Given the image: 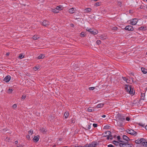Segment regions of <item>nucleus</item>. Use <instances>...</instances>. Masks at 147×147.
Returning a JSON list of instances; mask_svg holds the SVG:
<instances>
[{
    "label": "nucleus",
    "instance_id": "f257e3e1",
    "mask_svg": "<svg viewBox=\"0 0 147 147\" xmlns=\"http://www.w3.org/2000/svg\"><path fill=\"white\" fill-rule=\"evenodd\" d=\"M136 144H140L141 146H144L147 147V142L146 140L144 138H141L140 140H137L135 141Z\"/></svg>",
    "mask_w": 147,
    "mask_h": 147
},
{
    "label": "nucleus",
    "instance_id": "f03ea898",
    "mask_svg": "<svg viewBox=\"0 0 147 147\" xmlns=\"http://www.w3.org/2000/svg\"><path fill=\"white\" fill-rule=\"evenodd\" d=\"M125 89L127 92L129 93L130 94H134V92L132 88V86L128 85H126Z\"/></svg>",
    "mask_w": 147,
    "mask_h": 147
},
{
    "label": "nucleus",
    "instance_id": "7ed1b4c3",
    "mask_svg": "<svg viewBox=\"0 0 147 147\" xmlns=\"http://www.w3.org/2000/svg\"><path fill=\"white\" fill-rule=\"evenodd\" d=\"M116 121H123L125 119L120 114H118L116 115L115 117Z\"/></svg>",
    "mask_w": 147,
    "mask_h": 147
},
{
    "label": "nucleus",
    "instance_id": "20e7f679",
    "mask_svg": "<svg viewBox=\"0 0 147 147\" xmlns=\"http://www.w3.org/2000/svg\"><path fill=\"white\" fill-rule=\"evenodd\" d=\"M111 132L109 131H107L106 132L102 134V135H103L104 137H106V136H110L111 137L110 139L111 140L113 139V136L111 135Z\"/></svg>",
    "mask_w": 147,
    "mask_h": 147
},
{
    "label": "nucleus",
    "instance_id": "39448f33",
    "mask_svg": "<svg viewBox=\"0 0 147 147\" xmlns=\"http://www.w3.org/2000/svg\"><path fill=\"white\" fill-rule=\"evenodd\" d=\"M86 31L90 32L91 34H96L98 33V31L97 30H93L91 28H87L86 29Z\"/></svg>",
    "mask_w": 147,
    "mask_h": 147
},
{
    "label": "nucleus",
    "instance_id": "423d86ee",
    "mask_svg": "<svg viewBox=\"0 0 147 147\" xmlns=\"http://www.w3.org/2000/svg\"><path fill=\"white\" fill-rule=\"evenodd\" d=\"M126 131L128 134L133 135L136 136L137 134L136 132L132 129H127Z\"/></svg>",
    "mask_w": 147,
    "mask_h": 147
},
{
    "label": "nucleus",
    "instance_id": "0eeeda50",
    "mask_svg": "<svg viewBox=\"0 0 147 147\" xmlns=\"http://www.w3.org/2000/svg\"><path fill=\"white\" fill-rule=\"evenodd\" d=\"M120 147H131V145L128 143H120L119 144Z\"/></svg>",
    "mask_w": 147,
    "mask_h": 147
},
{
    "label": "nucleus",
    "instance_id": "6e6552de",
    "mask_svg": "<svg viewBox=\"0 0 147 147\" xmlns=\"http://www.w3.org/2000/svg\"><path fill=\"white\" fill-rule=\"evenodd\" d=\"M131 24L132 25H135L136 24L138 21V19L137 18L133 19L130 20Z\"/></svg>",
    "mask_w": 147,
    "mask_h": 147
},
{
    "label": "nucleus",
    "instance_id": "1a4fd4ad",
    "mask_svg": "<svg viewBox=\"0 0 147 147\" xmlns=\"http://www.w3.org/2000/svg\"><path fill=\"white\" fill-rule=\"evenodd\" d=\"M125 29L129 31H132L134 30V28L133 27V26H126L125 28Z\"/></svg>",
    "mask_w": 147,
    "mask_h": 147
},
{
    "label": "nucleus",
    "instance_id": "9d476101",
    "mask_svg": "<svg viewBox=\"0 0 147 147\" xmlns=\"http://www.w3.org/2000/svg\"><path fill=\"white\" fill-rule=\"evenodd\" d=\"M50 24V23L49 22L46 20H44L42 23V25L45 26H47L49 25Z\"/></svg>",
    "mask_w": 147,
    "mask_h": 147
},
{
    "label": "nucleus",
    "instance_id": "9b49d317",
    "mask_svg": "<svg viewBox=\"0 0 147 147\" xmlns=\"http://www.w3.org/2000/svg\"><path fill=\"white\" fill-rule=\"evenodd\" d=\"M89 147H95L97 145V142L96 141H93L89 145Z\"/></svg>",
    "mask_w": 147,
    "mask_h": 147
},
{
    "label": "nucleus",
    "instance_id": "f8f14e48",
    "mask_svg": "<svg viewBox=\"0 0 147 147\" xmlns=\"http://www.w3.org/2000/svg\"><path fill=\"white\" fill-rule=\"evenodd\" d=\"M123 139L125 140V142L128 143V141L130 140V139L128 137L125 135H123Z\"/></svg>",
    "mask_w": 147,
    "mask_h": 147
},
{
    "label": "nucleus",
    "instance_id": "ddd939ff",
    "mask_svg": "<svg viewBox=\"0 0 147 147\" xmlns=\"http://www.w3.org/2000/svg\"><path fill=\"white\" fill-rule=\"evenodd\" d=\"M11 79V77L9 76H7L4 79V81L6 82H8Z\"/></svg>",
    "mask_w": 147,
    "mask_h": 147
},
{
    "label": "nucleus",
    "instance_id": "4468645a",
    "mask_svg": "<svg viewBox=\"0 0 147 147\" xmlns=\"http://www.w3.org/2000/svg\"><path fill=\"white\" fill-rule=\"evenodd\" d=\"M40 131L43 134H45L47 131V130L45 127L41 128L40 129Z\"/></svg>",
    "mask_w": 147,
    "mask_h": 147
},
{
    "label": "nucleus",
    "instance_id": "2eb2a0df",
    "mask_svg": "<svg viewBox=\"0 0 147 147\" xmlns=\"http://www.w3.org/2000/svg\"><path fill=\"white\" fill-rule=\"evenodd\" d=\"M123 121H116V125L121 127L122 125Z\"/></svg>",
    "mask_w": 147,
    "mask_h": 147
},
{
    "label": "nucleus",
    "instance_id": "dca6fc26",
    "mask_svg": "<svg viewBox=\"0 0 147 147\" xmlns=\"http://www.w3.org/2000/svg\"><path fill=\"white\" fill-rule=\"evenodd\" d=\"M101 40H105L107 38L106 36L105 35H102L99 36Z\"/></svg>",
    "mask_w": 147,
    "mask_h": 147
},
{
    "label": "nucleus",
    "instance_id": "f3484780",
    "mask_svg": "<svg viewBox=\"0 0 147 147\" xmlns=\"http://www.w3.org/2000/svg\"><path fill=\"white\" fill-rule=\"evenodd\" d=\"M141 70L142 72L144 74H146L147 73V69H145L144 68L142 67L141 68Z\"/></svg>",
    "mask_w": 147,
    "mask_h": 147
},
{
    "label": "nucleus",
    "instance_id": "a211bd4d",
    "mask_svg": "<svg viewBox=\"0 0 147 147\" xmlns=\"http://www.w3.org/2000/svg\"><path fill=\"white\" fill-rule=\"evenodd\" d=\"M69 12L71 13H73L75 12V10L74 8L72 7L69 10Z\"/></svg>",
    "mask_w": 147,
    "mask_h": 147
},
{
    "label": "nucleus",
    "instance_id": "6ab92c4d",
    "mask_svg": "<svg viewBox=\"0 0 147 147\" xmlns=\"http://www.w3.org/2000/svg\"><path fill=\"white\" fill-rule=\"evenodd\" d=\"M85 12L88 13L90 12L91 11V9L90 8H87L84 10Z\"/></svg>",
    "mask_w": 147,
    "mask_h": 147
},
{
    "label": "nucleus",
    "instance_id": "aec40b11",
    "mask_svg": "<svg viewBox=\"0 0 147 147\" xmlns=\"http://www.w3.org/2000/svg\"><path fill=\"white\" fill-rule=\"evenodd\" d=\"M45 57V56L44 54H41L38 57V59H42L44 58Z\"/></svg>",
    "mask_w": 147,
    "mask_h": 147
},
{
    "label": "nucleus",
    "instance_id": "412c9836",
    "mask_svg": "<svg viewBox=\"0 0 147 147\" xmlns=\"http://www.w3.org/2000/svg\"><path fill=\"white\" fill-rule=\"evenodd\" d=\"M38 136H35L34 138L33 139V140L35 142H37L38 140H39V138H38Z\"/></svg>",
    "mask_w": 147,
    "mask_h": 147
},
{
    "label": "nucleus",
    "instance_id": "4be33fe9",
    "mask_svg": "<svg viewBox=\"0 0 147 147\" xmlns=\"http://www.w3.org/2000/svg\"><path fill=\"white\" fill-rule=\"evenodd\" d=\"M146 27L141 26L138 28V29L139 30H145L146 29Z\"/></svg>",
    "mask_w": 147,
    "mask_h": 147
},
{
    "label": "nucleus",
    "instance_id": "5701e85b",
    "mask_svg": "<svg viewBox=\"0 0 147 147\" xmlns=\"http://www.w3.org/2000/svg\"><path fill=\"white\" fill-rule=\"evenodd\" d=\"M56 8L58 10H61L63 9V7L62 6L59 5L57 6Z\"/></svg>",
    "mask_w": 147,
    "mask_h": 147
},
{
    "label": "nucleus",
    "instance_id": "b1692460",
    "mask_svg": "<svg viewBox=\"0 0 147 147\" xmlns=\"http://www.w3.org/2000/svg\"><path fill=\"white\" fill-rule=\"evenodd\" d=\"M104 105V104L103 103H100L98 104L97 105L96 108H99L100 107H103Z\"/></svg>",
    "mask_w": 147,
    "mask_h": 147
},
{
    "label": "nucleus",
    "instance_id": "393cba45",
    "mask_svg": "<svg viewBox=\"0 0 147 147\" xmlns=\"http://www.w3.org/2000/svg\"><path fill=\"white\" fill-rule=\"evenodd\" d=\"M122 78L123 80L125 81L127 83H129V81L128 80L127 78L125 77H122Z\"/></svg>",
    "mask_w": 147,
    "mask_h": 147
},
{
    "label": "nucleus",
    "instance_id": "a878e982",
    "mask_svg": "<svg viewBox=\"0 0 147 147\" xmlns=\"http://www.w3.org/2000/svg\"><path fill=\"white\" fill-rule=\"evenodd\" d=\"M68 115H69L68 112H65V113L64 115V116L65 118V119L67 118V117H68Z\"/></svg>",
    "mask_w": 147,
    "mask_h": 147
},
{
    "label": "nucleus",
    "instance_id": "bb28decb",
    "mask_svg": "<svg viewBox=\"0 0 147 147\" xmlns=\"http://www.w3.org/2000/svg\"><path fill=\"white\" fill-rule=\"evenodd\" d=\"M113 143L116 146L119 145V144H120L118 142L115 141H113Z\"/></svg>",
    "mask_w": 147,
    "mask_h": 147
},
{
    "label": "nucleus",
    "instance_id": "cd10ccee",
    "mask_svg": "<svg viewBox=\"0 0 147 147\" xmlns=\"http://www.w3.org/2000/svg\"><path fill=\"white\" fill-rule=\"evenodd\" d=\"M145 94L144 93H141V99L144 100L145 98Z\"/></svg>",
    "mask_w": 147,
    "mask_h": 147
},
{
    "label": "nucleus",
    "instance_id": "c85d7f7f",
    "mask_svg": "<svg viewBox=\"0 0 147 147\" xmlns=\"http://www.w3.org/2000/svg\"><path fill=\"white\" fill-rule=\"evenodd\" d=\"M39 38V37L37 35H34L32 37L33 39L34 40H36L38 39Z\"/></svg>",
    "mask_w": 147,
    "mask_h": 147
},
{
    "label": "nucleus",
    "instance_id": "c756f323",
    "mask_svg": "<svg viewBox=\"0 0 147 147\" xmlns=\"http://www.w3.org/2000/svg\"><path fill=\"white\" fill-rule=\"evenodd\" d=\"M87 111L89 112H91L94 111V109L91 107H90L87 109Z\"/></svg>",
    "mask_w": 147,
    "mask_h": 147
},
{
    "label": "nucleus",
    "instance_id": "7c9ffc66",
    "mask_svg": "<svg viewBox=\"0 0 147 147\" xmlns=\"http://www.w3.org/2000/svg\"><path fill=\"white\" fill-rule=\"evenodd\" d=\"M52 10V11L54 13H57L59 12V11H58V10L56 8L55 9H53Z\"/></svg>",
    "mask_w": 147,
    "mask_h": 147
},
{
    "label": "nucleus",
    "instance_id": "2f4dec72",
    "mask_svg": "<svg viewBox=\"0 0 147 147\" xmlns=\"http://www.w3.org/2000/svg\"><path fill=\"white\" fill-rule=\"evenodd\" d=\"M110 126L109 125H106L104 126V129H109L110 128Z\"/></svg>",
    "mask_w": 147,
    "mask_h": 147
},
{
    "label": "nucleus",
    "instance_id": "473e14b6",
    "mask_svg": "<svg viewBox=\"0 0 147 147\" xmlns=\"http://www.w3.org/2000/svg\"><path fill=\"white\" fill-rule=\"evenodd\" d=\"M86 34L84 32H82L80 34V36L83 37L85 36Z\"/></svg>",
    "mask_w": 147,
    "mask_h": 147
},
{
    "label": "nucleus",
    "instance_id": "72a5a7b5",
    "mask_svg": "<svg viewBox=\"0 0 147 147\" xmlns=\"http://www.w3.org/2000/svg\"><path fill=\"white\" fill-rule=\"evenodd\" d=\"M39 69V67L38 66L34 67V68H33V69L35 71H36Z\"/></svg>",
    "mask_w": 147,
    "mask_h": 147
},
{
    "label": "nucleus",
    "instance_id": "f704fd0d",
    "mask_svg": "<svg viewBox=\"0 0 147 147\" xmlns=\"http://www.w3.org/2000/svg\"><path fill=\"white\" fill-rule=\"evenodd\" d=\"M24 57V56H23L22 54H20L19 56V58L20 59H22Z\"/></svg>",
    "mask_w": 147,
    "mask_h": 147
},
{
    "label": "nucleus",
    "instance_id": "c9c22d12",
    "mask_svg": "<svg viewBox=\"0 0 147 147\" xmlns=\"http://www.w3.org/2000/svg\"><path fill=\"white\" fill-rule=\"evenodd\" d=\"M12 91V89L9 88L8 90V92L9 93H11Z\"/></svg>",
    "mask_w": 147,
    "mask_h": 147
},
{
    "label": "nucleus",
    "instance_id": "e433bc0d",
    "mask_svg": "<svg viewBox=\"0 0 147 147\" xmlns=\"http://www.w3.org/2000/svg\"><path fill=\"white\" fill-rule=\"evenodd\" d=\"M100 3L99 2H96L95 3V5L97 6H99L100 5Z\"/></svg>",
    "mask_w": 147,
    "mask_h": 147
},
{
    "label": "nucleus",
    "instance_id": "4c0bfd02",
    "mask_svg": "<svg viewBox=\"0 0 147 147\" xmlns=\"http://www.w3.org/2000/svg\"><path fill=\"white\" fill-rule=\"evenodd\" d=\"M138 125H139L142 126V127H144L145 126L144 124H143L142 123H139Z\"/></svg>",
    "mask_w": 147,
    "mask_h": 147
},
{
    "label": "nucleus",
    "instance_id": "58836bf2",
    "mask_svg": "<svg viewBox=\"0 0 147 147\" xmlns=\"http://www.w3.org/2000/svg\"><path fill=\"white\" fill-rule=\"evenodd\" d=\"M96 42L97 45H99L101 43V41L99 40H98L96 41Z\"/></svg>",
    "mask_w": 147,
    "mask_h": 147
},
{
    "label": "nucleus",
    "instance_id": "ea45409f",
    "mask_svg": "<svg viewBox=\"0 0 147 147\" xmlns=\"http://www.w3.org/2000/svg\"><path fill=\"white\" fill-rule=\"evenodd\" d=\"M29 134H30L31 135L32 133H33V131L32 130H31L30 131H29L28 132Z\"/></svg>",
    "mask_w": 147,
    "mask_h": 147
},
{
    "label": "nucleus",
    "instance_id": "a19ab883",
    "mask_svg": "<svg viewBox=\"0 0 147 147\" xmlns=\"http://www.w3.org/2000/svg\"><path fill=\"white\" fill-rule=\"evenodd\" d=\"M94 88H95V87H90L89 88V89L90 90H94Z\"/></svg>",
    "mask_w": 147,
    "mask_h": 147
},
{
    "label": "nucleus",
    "instance_id": "79ce46f5",
    "mask_svg": "<svg viewBox=\"0 0 147 147\" xmlns=\"http://www.w3.org/2000/svg\"><path fill=\"white\" fill-rule=\"evenodd\" d=\"M93 125L94 127H96L97 126V124L96 123H94Z\"/></svg>",
    "mask_w": 147,
    "mask_h": 147
},
{
    "label": "nucleus",
    "instance_id": "37998d69",
    "mask_svg": "<svg viewBox=\"0 0 147 147\" xmlns=\"http://www.w3.org/2000/svg\"><path fill=\"white\" fill-rule=\"evenodd\" d=\"M13 108H16L17 107V105L16 104H14L12 106Z\"/></svg>",
    "mask_w": 147,
    "mask_h": 147
},
{
    "label": "nucleus",
    "instance_id": "c03bdc74",
    "mask_svg": "<svg viewBox=\"0 0 147 147\" xmlns=\"http://www.w3.org/2000/svg\"><path fill=\"white\" fill-rule=\"evenodd\" d=\"M130 119V118L129 117H127L126 118V120L127 121H129Z\"/></svg>",
    "mask_w": 147,
    "mask_h": 147
},
{
    "label": "nucleus",
    "instance_id": "a18cd8bd",
    "mask_svg": "<svg viewBox=\"0 0 147 147\" xmlns=\"http://www.w3.org/2000/svg\"><path fill=\"white\" fill-rule=\"evenodd\" d=\"M83 146V147H89V145L87 144H85L84 146Z\"/></svg>",
    "mask_w": 147,
    "mask_h": 147
},
{
    "label": "nucleus",
    "instance_id": "49530a36",
    "mask_svg": "<svg viewBox=\"0 0 147 147\" xmlns=\"http://www.w3.org/2000/svg\"><path fill=\"white\" fill-rule=\"evenodd\" d=\"M112 29L114 30H116L117 29V28L116 27H113Z\"/></svg>",
    "mask_w": 147,
    "mask_h": 147
},
{
    "label": "nucleus",
    "instance_id": "de8ad7c7",
    "mask_svg": "<svg viewBox=\"0 0 147 147\" xmlns=\"http://www.w3.org/2000/svg\"><path fill=\"white\" fill-rule=\"evenodd\" d=\"M108 147H114V146L112 144H109L108 146Z\"/></svg>",
    "mask_w": 147,
    "mask_h": 147
},
{
    "label": "nucleus",
    "instance_id": "09e8293b",
    "mask_svg": "<svg viewBox=\"0 0 147 147\" xmlns=\"http://www.w3.org/2000/svg\"><path fill=\"white\" fill-rule=\"evenodd\" d=\"M26 97V96H25V95L24 96V95H23L22 96L21 98L22 99H25V98Z\"/></svg>",
    "mask_w": 147,
    "mask_h": 147
},
{
    "label": "nucleus",
    "instance_id": "8fccbe9b",
    "mask_svg": "<svg viewBox=\"0 0 147 147\" xmlns=\"http://www.w3.org/2000/svg\"><path fill=\"white\" fill-rule=\"evenodd\" d=\"M87 128L88 129H90V125H89L87 126Z\"/></svg>",
    "mask_w": 147,
    "mask_h": 147
},
{
    "label": "nucleus",
    "instance_id": "3c124183",
    "mask_svg": "<svg viewBox=\"0 0 147 147\" xmlns=\"http://www.w3.org/2000/svg\"><path fill=\"white\" fill-rule=\"evenodd\" d=\"M117 138L118 140H119L120 139V136H117Z\"/></svg>",
    "mask_w": 147,
    "mask_h": 147
},
{
    "label": "nucleus",
    "instance_id": "603ef678",
    "mask_svg": "<svg viewBox=\"0 0 147 147\" xmlns=\"http://www.w3.org/2000/svg\"><path fill=\"white\" fill-rule=\"evenodd\" d=\"M17 147H23L22 145H19L18 146H17Z\"/></svg>",
    "mask_w": 147,
    "mask_h": 147
},
{
    "label": "nucleus",
    "instance_id": "864d4df0",
    "mask_svg": "<svg viewBox=\"0 0 147 147\" xmlns=\"http://www.w3.org/2000/svg\"><path fill=\"white\" fill-rule=\"evenodd\" d=\"M26 138H27L29 139L30 138V137L29 135H28L26 136Z\"/></svg>",
    "mask_w": 147,
    "mask_h": 147
},
{
    "label": "nucleus",
    "instance_id": "5fc2aeb1",
    "mask_svg": "<svg viewBox=\"0 0 147 147\" xmlns=\"http://www.w3.org/2000/svg\"><path fill=\"white\" fill-rule=\"evenodd\" d=\"M119 142H122V143H125V141H123L122 140H119Z\"/></svg>",
    "mask_w": 147,
    "mask_h": 147
},
{
    "label": "nucleus",
    "instance_id": "6e6d98bb",
    "mask_svg": "<svg viewBox=\"0 0 147 147\" xmlns=\"http://www.w3.org/2000/svg\"><path fill=\"white\" fill-rule=\"evenodd\" d=\"M74 147H83V146H74Z\"/></svg>",
    "mask_w": 147,
    "mask_h": 147
},
{
    "label": "nucleus",
    "instance_id": "4d7b16f0",
    "mask_svg": "<svg viewBox=\"0 0 147 147\" xmlns=\"http://www.w3.org/2000/svg\"><path fill=\"white\" fill-rule=\"evenodd\" d=\"M110 136H107V140H109V138H110Z\"/></svg>",
    "mask_w": 147,
    "mask_h": 147
},
{
    "label": "nucleus",
    "instance_id": "13d9d810",
    "mask_svg": "<svg viewBox=\"0 0 147 147\" xmlns=\"http://www.w3.org/2000/svg\"><path fill=\"white\" fill-rule=\"evenodd\" d=\"M121 2H118V4L119 5H121Z\"/></svg>",
    "mask_w": 147,
    "mask_h": 147
},
{
    "label": "nucleus",
    "instance_id": "bf43d9fd",
    "mask_svg": "<svg viewBox=\"0 0 147 147\" xmlns=\"http://www.w3.org/2000/svg\"><path fill=\"white\" fill-rule=\"evenodd\" d=\"M70 26L71 27H73L74 26V25L73 24H70Z\"/></svg>",
    "mask_w": 147,
    "mask_h": 147
},
{
    "label": "nucleus",
    "instance_id": "052dcab7",
    "mask_svg": "<svg viewBox=\"0 0 147 147\" xmlns=\"http://www.w3.org/2000/svg\"><path fill=\"white\" fill-rule=\"evenodd\" d=\"M18 143V141H16L15 142V143L16 144H17Z\"/></svg>",
    "mask_w": 147,
    "mask_h": 147
},
{
    "label": "nucleus",
    "instance_id": "680f3d73",
    "mask_svg": "<svg viewBox=\"0 0 147 147\" xmlns=\"http://www.w3.org/2000/svg\"><path fill=\"white\" fill-rule=\"evenodd\" d=\"M102 117L103 118L105 117H106V115H102Z\"/></svg>",
    "mask_w": 147,
    "mask_h": 147
},
{
    "label": "nucleus",
    "instance_id": "e2e57ef3",
    "mask_svg": "<svg viewBox=\"0 0 147 147\" xmlns=\"http://www.w3.org/2000/svg\"><path fill=\"white\" fill-rule=\"evenodd\" d=\"M9 55V53H7L6 54V56H8Z\"/></svg>",
    "mask_w": 147,
    "mask_h": 147
},
{
    "label": "nucleus",
    "instance_id": "0e129e2a",
    "mask_svg": "<svg viewBox=\"0 0 147 147\" xmlns=\"http://www.w3.org/2000/svg\"><path fill=\"white\" fill-rule=\"evenodd\" d=\"M145 129L147 130V125L145 126Z\"/></svg>",
    "mask_w": 147,
    "mask_h": 147
},
{
    "label": "nucleus",
    "instance_id": "69168bd1",
    "mask_svg": "<svg viewBox=\"0 0 147 147\" xmlns=\"http://www.w3.org/2000/svg\"><path fill=\"white\" fill-rule=\"evenodd\" d=\"M130 74L132 75H134V74L132 73H131Z\"/></svg>",
    "mask_w": 147,
    "mask_h": 147
},
{
    "label": "nucleus",
    "instance_id": "338daca9",
    "mask_svg": "<svg viewBox=\"0 0 147 147\" xmlns=\"http://www.w3.org/2000/svg\"><path fill=\"white\" fill-rule=\"evenodd\" d=\"M140 8H141V9H142L143 8V7H142V6H140Z\"/></svg>",
    "mask_w": 147,
    "mask_h": 147
},
{
    "label": "nucleus",
    "instance_id": "774afa93",
    "mask_svg": "<svg viewBox=\"0 0 147 147\" xmlns=\"http://www.w3.org/2000/svg\"><path fill=\"white\" fill-rule=\"evenodd\" d=\"M133 78H131V79L132 80H133Z\"/></svg>",
    "mask_w": 147,
    "mask_h": 147
}]
</instances>
